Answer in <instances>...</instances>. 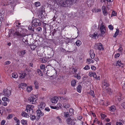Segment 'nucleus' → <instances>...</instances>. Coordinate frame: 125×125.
Segmentation results:
<instances>
[{"instance_id":"nucleus-61","label":"nucleus","mask_w":125,"mask_h":125,"mask_svg":"<svg viewBox=\"0 0 125 125\" xmlns=\"http://www.w3.org/2000/svg\"><path fill=\"white\" fill-rule=\"evenodd\" d=\"M116 125H123L122 123L120 122H117L116 123Z\"/></svg>"},{"instance_id":"nucleus-29","label":"nucleus","mask_w":125,"mask_h":125,"mask_svg":"<svg viewBox=\"0 0 125 125\" xmlns=\"http://www.w3.org/2000/svg\"><path fill=\"white\" fill-rule=\"evenodd\" d=\"M63 106L65 108H68L70 107V105L69 104H66V103L63 104Z\"/></svg>"},{"instance_id":"nucleus-9","label":"nucleus","mask_w":125,"mask_h":125,"mask_svg":"<svg viewBox=\"0 0 125 125\" xmlns=\"http://www.w3.org/2000/svg\"><path fill=\"white\" fill-rule=\"evenodd\" d=\"M67 123L70 125H74L75 122L74 120L71 118H68L66 120Z\"/></svg>"},{"instance_id":"nucleus-55","label":"nucleus","mask_w":125,"mask_h":125,"mask_svg":"<svg viewBox=\"0 0 125 125\" xmlns=\"http://www.w3.org/2000/svg\"><path fill=\"white\" fill-rule=\"evenodd\" d=\"M77 71V70L76 69L73 68V69L72 72L73 73H75Z\"/></svg>"},{"instance_id":"nucleus-13","label":"nucleus","mask_w":125,"mask_h":125,"mask_svg":"<svg viewBox=\"0 0 125 125\" xmlns=\"http://www.w3.org/2000/svg\"><path fill=\"white\" fill-rule=\"evenodd\" d=\"M89 75L90 76H93L94 78H97V76L96 74V73L94 72H89Z\"/></svg>"},{"instance_id":"nucleus-32","label":"nucleus","mask_w":125,"mask_h":125,"mask_svg":"<svg viewBox=\"0 0 125 125\" xmlns=\"http://www.w3.org/2000/svg\"><path fill=\"white\" fill-rule=\"evenodd\" d=\"M12 77L14 78H17L18 77V75L16 73H12Z\"/></svg>"},{"instance_id":"nucleus-42","label":"nucleus","mask_w":125,"mask_h":125,"mask_svg":"<svg viewBox=\"0 0 125 125\" xmlns=\"http://www.w3.org/2000/svg\"><path fill=\"white\" fill-rule=\"evenodd\" d=\"M66 92V89H63L61 93L62 94H65Z\"/></svg>"},{"instance_id":"nucleus-58","label":"nucleus","mask_w":125,"mask_h":125,"mask_svg":"<svg viewBox=\"0 0 125 125\" xmlns=\"http://www.w3.org/2000/svg\"><path fill=\"white\" fill-rule=\"evenodd\" d=\"M5 123V121L4 120H2L1 123V125H4Z\"/></svg>"},{"instance_id":"nucleus-19","label":"nucleus","mask_w":125,"mask_h":125,"mask_svg":"<svg viewBox=\"0 0 125 125\" xmlns=\"http://www.w3.org/2000/svg\"><path fill=\"white\" fill-rule=\"evenodd\" d=\"M13 35L14 36L17 35V36L20 37L22 36V34H21L18 31H16L14 33H13Z\"/></svg>"},{"instance_id":"nucleus-43","label":"nucleus","mask_w":125,"mask_h":125,"mask_svg":"<svg viewBox=\"0 0 125 125\" xmlns=\"http://www.w3.org/2000/svg\"><path fill=\"white\" fill-rule=\"evenodd\" d=\"M90 68V66L88 65H86L83 69L86 70H88Z\"/></svg>"},{"instance_id":"nucleus-30","label":"nucleus","mask_w":125,"mask_h":125,"mask_svg":"<svg viewBox=\"0 0 125 125\" xmlns=\"http://www.w3.org/2000/svg\"><path fill=\"white\" fill-rule=\"evenodd\" d=\"M30 117L32 121L34 120L36 118L35 116L33 115H30Z\"/></svg>"},{"instance_id":"nucleus-8","label":"nucleus","mask_w":125,"mask_h":125,"mask_svg":"<svg viewBox=\"0 0 125 125\" xmlns=\"http://www.w3.org/2000/svg\"><path fill=\"white\" fill-rule=\"evenodd\" d=\"M60 100L64 104L66 102H67L68 101V100L67 97H65L61 96L59 97Z\"/></svg>"},{"instance_id":"nucleus-31","label":"nucleus","mask_w":125,"mask_h":125,"mask_svg":"<svg viewBox=\"0 0 125 125\" xmlns=\"http://www.w3.org/2000/svg\"><path fill=\"white\" fill-rule=\"evenodd\" d=\"M12 32H13V30H10L9 32V35H8V37H12V35H11V33Z\"/></svg>"},{"instance_id":"nucleus-48","label":"nucleus","mask_w":125,"mask_h":125,"mask_svg":"<svg viewBox=\"0 0 125 125\" xmlns=\"http://www.w3.org/2000/svg\"><path fill=\"white\" fill-rule=\"evenodd\" d=\"M10 63V62L9 61H7L4 63V65H9Z\"/></svg>"},{"instance_id":"nucleus-51","label":"nucleus","mask_w":125,"mask_h":125,"mask_svg":"<svg viewBox=\"0 0 125 125\" xmlns=\"http://www.w3.org/2000/svg\"><path fill=\"white\" fill-rule=\"evenodd\" d=\"M108 28L110 30H112L114 29V27L113 26L111 25H110L108 26Z\"/></svg>"},{"instance_id":"nucleus-35","label":"nucleus","mask_w":125,"mask_h":125,"mask_svg":"<svg viewBox=\"0 0 125 125\" xmlns=\"http://www.w3.org/2000/svg\"><path fill=\"white\" fill-rule=\"evenodd\" d=\"M2 100L3 101H9V99L6 97H3L2 98Z\"/></svg>"},{"instance_id":"nucleus-57","label":"nucleus","mask_w":125,"mask_h":125,"mask_svg":"<svg viewBox=\"0 0 125 125\" xmlns=\"http://www.w3.org/2000/svg\"><path fill=\"white\" fill-rule=\"evenodd\" d=\"M69 112L70 113H74V110L72 108H70L69 110Z\"/></svg>"},{"instance_id":"nucleus-11","label":"nucleus","mask_w":125,"mask_h":125,"mask_svg":"<svg viewBox=\"0 0 125 125\" xmlns=\"http://www.w3.org/2000/svg\"><path fill=\"white\" fill-rule=\"evenodd\" d=\"M36 112L37 114V116L39 117L43 116L44 114V113L42 112L40 110H37Z\"/></svg>"},{"instance_id":"nucleus-40","label":"nucleus","mask_w":125,"mask_h":125,"mask_svg":"<svg viewBox=\"0 0 125 125\" xmlns=\"http://www.w3.org/2000/svg\"><path fill=\"white\" fill-rule=\"evenodd\" d=\"M14 119L16 121V122L18 123H20V122L19 120L17 119L16 117H15L14 118Z\"/></svg>"},{"instance_id":"nucleus-53","label":"nucleus","mask_w":125,"mask_h":125,"mask_svg":"<svg viewBox=\"0 0 125 125\" xmlns=\"http://www.w3.org/2000/svg\"><path fill=\"white\" fill-rule=\"evenodd\" d=\"M42 30V28L40 27H39L36 29V30L39 32L41 31Z\"/></svg>"},{"instance_id":"nucleus-56","label":"nucleus","mask_w":125,"mask_h":125,"mask_svg":"<svg viewBox=\"0 0 125 125\" xmlns=\"http://www.w3.org/2000/svg\"><path fill=\"white\" fill-rule=\"evenodd\" d=\"M3 16L2 15L0 14V23H1V21L3 20Z\"/></svg>"},{"instance_id":"nucleus-21","label":"nucleus","mask_w":125,"mask_h":125,"mask_svg":"<svg viewBox=\"0 0 125 125\" xmlns=\"http://www.w3.org/2000/svg\"><path fill=\"white\" fill-rule=\"evenodd\" d=\"M21 115L22 116L25 117H29V115H28L27 113L24 111L22 112Z\"/></svg>"},{"instance_id":"nucleus-20","label":"nucleus","mask_w":125,"mask_h":125,"mask_svg":"<svg viewBox=\"0 0 125 125\" xmlns=\"http://www.w3.org/2000/svg\"><path fill=\"white\" fill-rule=\"evenodd\" d=\"M26 75V73L24 72H22L20 73V77L22 79L24 78Z\"/></svg>"},{"instance_id":"nucleus-6","label":"nucleus","mask_w":125,"mask_h":125,"mask_svg":"<svg viewBox=\"0 0 125 125\" xmlns=\"http://www.w3.org/2000/svg\"><path fill=\"white\" fill-rule=\"evenodd\" d=\"M94 48L95 49H98L100 50L104 49L103 45L101 43L95 44L94 45Z\"/></svg>"},{"instance_id":"nucleus-16","label":"nucleus","mask_w":125,"mask_h":125,"mask_svg":"<svg viewBox=\"0 0 125 125\" xmlns=\"http://www.w3.org/2000/svg\"><path fill=\"white\" fill-rule=\"evenodd\" d=\"M116 66H118L119 67L121 66V67H123L124 64L121 62V61L120 60H118L116 63Z\"/></svg>"},{"instance_id":"nucleus-47","label":"nucleus","mask_w":125,"mask_h":125,"mask_svg":"<svg viewBox=\"0 0 125 125\" xmlns=\"http://www.w3.org/2000/svg\"><path fill=\"white\" fill-rule=\"evenodd\" d=\"M12 117V115L11 114H9L8 115V116L7 117V119H9L11 118Z\"/></svg>"},{"instance_id":"nucleus-45","label":"nucleus","mask_w":125,"mask_h":125,"mask_svg":"<svg viewBox=\"0 0 125 125\" xmlns=\"http://www.w3.org/2000/svg\"><path fill=\"white\" fill-rule=\"evenodd\" d=\"M37 71L38 73H39V74L40 75H41V76H42L43 75V74L42 73V72L40 70V69H38L37 70Z\"/></svg>"},{"instance_id":"nucleus-64","label":"nucleus","mask_w":125,"mask_h":125,"mask_svg":"<svg viewBox=\"0 0 125 125\" xmlns=\"http://www.w3.org/2000/svg\"><path fill=\"white\" fill-rule=\"evenodd\" d=\"M121 106L125 109V103H123L121 104Z\"/></svg>"},{"instance_id":"nucleus-15","label":"nucleus","mask_w":125,"mask_h":125,"mask_svg":"<svg viewBox=\"0 0 125 125\" xmlns=\"http://www.w3.org/2000/svg\"><path fill=\"white\" fill-rule=\"evenodd\" d=\"M90 57L92 58H93L95 56V54L94 53V51L93 50H91L90 51Z\"/></svg>"},{"instance_id":"nucleus-52","label":"nucleus","mask_w":125,"mask_h":125,"mask_svg":"<svg viewBox=\"0 0 125 125\" xmlns=\"http://www.w3.org/2000/svg\"><path fill=\"white\" fill-rule=\"evenodd\" d=\"M45 65L44 64H42L41 65L40 67L42 69H43L45 68Z\"/></svg>"},{"instance_id":"nucleus-33","label":"nucleus","mask_w":125,"mask_h":125,"mask_svg":"<svg viewBox=\"0 0 125 125\" xmlns=\"http://www.w3.org/2000/svg\"><path fill=\"white\" fill-rule=\"evenodd\" d=\"M119 32V30L118 29H117L116 31L115 32V34L114 35L113 37H116V36L118 34V33Z\"/></svg>"},{"instance_id":"nucleus-3","label":"nucleus","mask_w":125,"mask_h":125,"mask_svg":"<svg viewBox=\"0 0 125 125\" xmlns=\"http://www.w3.org/2000/svg\"><path fill=\"white\" fill-rule=\"evenodd\" d=\"M3 92L4 95L8 97L11 94V89L9 87H7V89H4L3 90Z\"/></svg>"},{"instance_id":"nucleus-1","label":"nucleus","mask_w":125,"mask_h":125,"mask_svg":"<svg viewBox=\"0 0 125 125\" xmlns=\"http://www.w3.org/2000/svg\"><path fill=\"white\" fill-rule=\"evenodd\" d=\"M77 0H66L59 2L60 5L63 7H66L76 3Z\"/></svg>"},{"instance_id":"nucleus-22","label":"nucleus","mask_w":125,"mask_h":125,"mask_svg":"<svg viewBox=\"0 0 125 125\" xmlns=\"http://www.w3.org/2000/svg\"><path fill=\"white\" fill-rule=\"evenodd\" d=\"M26 53V51L25 50H23L21 51L20 52V54H19V55L21 57H23L24 55Z\"/></svg>"},{"instance_id":"nucleus-23","label":"nucleus","mask_w":125,"mask_h":125,"mask_svg":"<svg viewBox=\"0 0 125 125\" xmlns=\"http://www.w3.org/2000/svg\"><path fill=\"white\" fill-rule=\"evenodd\" d=\"M32 90V87L31 86H28L27 87V91L28 92H30Z\"/></svg>"},{"instance_id":"nucleus-59","label":"nucleus","mask_w":125,"mask_h":125,"mask_svg":"<svg viewBox=\"0 0 125 125\" xmlns=\"http://www.w3.org/2000/svg\"><path fill=\"white\" fill-rule=\"evenodd\" d=\"M57 119L59 120V123L61 122V118L59 116H58L56 117Z\"/></svg>"},{"instance_id":"nucleus-18","label":"nucleus","mask_w":125,"mask_h":125,"mask_svg":"<svg viewBox=\"0 0 125 125\" xmlns=\"http://www.w3.org/2000/svg\"><path fill=\"white\" fill-rule=\"evenodd\" d=\"M116 108L114 105H112L110 107L109 110L111 112H114L116 110Z\"/></svg>"},{"instance_id":"nucleus-39","label":"nucleus","mask_w":125,"mask_h":125,"mask_svg":"<svg viewBox=\"0 0 125 125\" xmlns=\"http://www.w3.org/2000/svg\"><path fill=\"white\" fill-rule=\"evenodd\" d=\"M35 4L36 7H39L41 5L40 2L39 1L36 2L35 3Z\"/></svg>"},{"instance_id":"nucleus-28","label":"nucleus","mask_w":125,"mask_h":125,"mask_svg":"<svg viewBox=\"0 0 125 125\" xmlns=\"http://www.w3.org/2000/svg\"><path fill=\"white\" fill-rule=\"evenodd\" d=\"M109 84L108 83H107L106 82L104 81L103 83V87H104L105 86V87H108V86Z\"/></svg>"},{"instance_id":"nucleus-26","label":"nucleus","mask_w":125,"mask_h":125,"mask_svg":"<svg viewBox=\"0 0 125 125\" xmlns=\"http://www.w3.org/2000/svg\"><path fill=\"white\" fill-rule=\"evenodd\" d=\"M21 123L23 125H27V121L24 119L21 120Z\"/></svg>"},{"instance_id":"nucleus-34","label":"nucleus","mask_w":125,"mask_h":125,"mask_svg":"<svg viewBox=\"0 0 125 125\" xmlns=\"http://www.w3.org/2000/svg\"><path fill=\"white\" fill-rule=\"evenodd\" d=\"M117 14V13L116 11H113L112 12L111 17H112L113 16H116Z\"/></svg>"},{"instance_id":"nucleus-4","label":"nucleus","mask_w":125,"mask_h":125,"mask_svg":"<svg viewBox=\"0 0 125 125\" xmlns=\"http://www.w3.org/2000/svg\"><path fill=\"white\" fill-rule=\"evenodd\" d=\"M32 23L33 24L31 25V26L33 27H36L37 25L40 26L41 24V23L40 22L39 20L37 19H34L32 21Z\"/></svg>"},{"instance_id":"nucleus-50","label":"nucleus","mask_w":125,"mask_h":125,"mask_svg":"<svg viewBox=\"0 0 125 125\" xmlns=\"http://www.w3.org/2000/svg\"><path fill=\"white\" fill-rule=\"evenodd\" d=\"M87 61L90 63H93L94 62L93 60L91 59H89L87 60Z\"/></svg>"},{"instance_id":"nucleus-60","label":"nucleus","mask_w":125,"mask_h":125,"mask_svg":"<svg viewBox=\"0 0 125 125\" xmlns=\"http://www.w3.org/2000/svg\"><path fill=\"white\" fill-rule=\"evenodd\" d=\"M28 29L29 30H31L32 31H34L33 29H32V27L31 26H29L28 27Z\"/></svg>"},{"instance_id":"nucleus-36","label":"nucleus","mask_w":125,"mask_h":125,"mask_svg":"<svg viewBox=\"0 0 125 125\" xmlns=\"http://www.w3.org/2000/svg\"><path fill=\"white\" fill-rule=\"evenodd\" d=\"M76 83V82L75 80H73L71 82V84L72 86H74L75 85Z\"/></svg>"},{"instance_id":"nucleus-63","label":"nucleus","mask_w":125,"mask_h":125,"mask_svg":"<svg viewBox=\"0 0 125 125\" xmlns=\"http://www.w3.org/2000/svg\"><path fill=\"white\" fill-rule=\"evenodd\" d=\"M56 31L54 29L53 30V31L52 32V36H54V34L56 33Z\"/></svg>"},{"instance_id":"nucleus-17","label":"nucleus","mask_w":125,"mask_h":125,"mask_svg":"<svg viewBox=\"0 0 125 125\" xmlns=\"http://www.w3.org/2000/svg\"><path fill=\"white\" fill-rule=\"evenodd\" d=\"M27 85V84L26 83H22L19 84V88H21L23 89H25L24 87H26Z\"/></svg>"},{"instance_id":"nucleus-25","label":"nucleus","mask_w":125,"mask_h":125,"mask_svg":"<svg viewBox=\"0 0 125 125\" xmlns=\"http://www.w3.org/2000/svg\"><path fill=\"white\" fill-rule=\"evenodd\" d=\"M34 84L35 85V87L36 89H38L39 87L38 86V82L36 81L35 80L34 81Z\"/></svg>"},{"instance_id":"nucleus-38","label":"nucleus","mask_w":125,"mask_h":125,"mask_svg":"<svg viewBox=\"0 0 125 125\" xmlns=\"http://www.w3.org/2000/svg\"><path fill=\"white\" fill-rule=\"evenodd\" d=\"M90 36L92 37L93 38H95L96 37L97 35L95 33L93 34H90Z\"/></svg>"},{"instance_id":"nucleus-49","label":"nucleus","mask_w":125,"mask_h":125,"mask_svg":"<svg viewBox=\"0 0 125 125\" xmlns=\"http://www.w3.org/2000/svg\"><path fill=\"white\" fill-rule=\"evenodd\" d=\"M21 24V23L17 22H16V24H15V25L16 27H20Z\"/></svg>"},{"instance_id":"nucleus-24","label":"nucleus","mask_w":125,"mask_h":125,"mask_svg":"<svg viewBox=\"0 0 125 125\" xmlns=\"http://www.w3.org/2000/svg\"><path fill=\"white\" fill-rule=\"evenodd\" d=\"M82 86L80 85H78L77 87V91L79 93H80L81 92V90Z\"/></svg>"},{"instance_id":"nucleus-37","label":"nucleus","mask_w":125,"mask_h":125,"mask_svg":"<svg viewBox=\"0 0 125 125\" xmlns=\"http://www.w3.org/2000/svg\"><path fill=\"white\" fill-rule=\"evenodd\" d=\"M89 94L92 96L94 97V93L93 91L91 90Z\"/></svg>"},{"instance_id":"nucleus-7","label":"nucleus","mask_w":125,"mask_h":125,"mask_svg":"<svg viewBox=\"0 0 125 125\" xmlns=\"http://www.w3.org/2000/svg\"><path fill=\"white\" fill-rule=\"evenodd\" d=\"M100 30L102 34H103L105 33L106 31L105 27L102 24L101 25Z\"/></svg>"},{"instance_id":"nucleus-62","label":"nucleus","mask_w":125,"mask_h":125,"mask_svg":"<svg viewBox=\"0 0 125 125\" xmlns=\"http://www.w3.org/2000/svg\"><path fill=\"white\" fill-rule=\"evenodd\" d=\"M103 12L104 15L105 16L107 15V13L106 11H103Z\"/></svg>"},{"instance_id":"nucleus-2","label":"nucleus","mask_w":125,"mask_h":125,"mask_svg":"<svg viewBox=\"0 0 125 125\" xmlns=\"http://www.w3.org/2000/svg\"><path fill=\"white\" fill-rule=\"evenodd\" d=\"M34 107V106L31 105H28L26 106L25 112H27L30 115L33 114V108Z\"/></svg>"},{"instance_id":"nucleus-27","label":"nucleus","mask_w":125,"mask_h":125,"mask_svg":"<svg viewBox=\"0 0 125 125\" xmlns=\"http://www.w3.org/2000/svg\"><path fill=\"white\" fill-rule=\"evenodd\" d=\"M76 45L78 46H80L81 44V42L80 41L78 40L75 43Z\"/></svg>"},{"instance_id":"nucleus-41","label":"nucleus","mask_w":125,"mask_h":125,"mask_svg":"<svg viewBox=\"0 0 125 125\" xmlns=\"http://www.w3.org/2000/svg\"><path fill=\"white\" fill-rule=\"evenodd\" d=\"M36 45H32L31 46V50H34L36 48Z\"/></svg>"},{"instance_id":"nucleus-10","label":"nucleus","mask_w":125,"mask_h":125,"mask_svg":"<svg viewBox=\"0 0 125 125\" xmlns=\"http://www.w3.org/2000/svg\"><path fill=\"white\" fill-rule=\"evenodd\" d=\"M45 106V103L43 102H41L40 104L38 106V108L39 109H43Z\"/></svg>"},{"instance_id":"nucleus-12","label":"nucleus","mask_w":125,"mask_h":125,"mask_svg":"<svg viewBox=\"0 0 125 125\" xmlns=\"http://www.w3.org/2000/svg\"><path fill=\"white\" fill-rule=\"evenodd\" d=\"M27 36H23L22 40V41L24 42L25 44L28 45V41L27 40Z\"/></svg>"},{"instance_id":"nucleus-44","label":"nucleus","mask_w":125,"mask_h":125,"mask_svg":"<svg viewBox=\"0 0 125 125\" xmlns=\"http://www.w3.org/2000/svg\"><path fill=\"white\" fill-rule=\"evenodd\" d=\"M64 115L66 117H68L69 116V114L67 112H64Z\"/></svg>"},{"instance_id":"nucleus-14","label":"nucleus","mask_w":125,"mask_h":125,"mask_svg":"<svg viewBox=\"0 0 125 125\" xmlns=\"http://www.w3.org/2000/svg\"><path fill=\"white\" fill-rule=\"evenodd\" d=\"M58 100V97H55L51 98V101L52 103H57Z\"/></svg>"},{"instance_id":"nucleus-46","label":"nucleus","mask_w":125,"mask_h":125,"mask_svg":"<svg viewBox=\"0 0 125 125\" xmlns=\"http://www.w3.org/2000/svg\"><path fill=\"white\" fill-rule=\"evenodd\" d=\"M101 115L102 117V118L104 119V118L106 116V115L105 114H101Z\"/></svg>"},{"instance_id":"nucleus-5","label":"nucleus","mask_w":125,"mask_h":125,"mask_svg":"<svg viewBox=\"0 0 125 125\" xmlns=\"http://www.w3.org/2000/svg\"><path fill=\"white\" fill-rule=\"evenodd\" d=\"M37 100L36 97L35 96H32L29 97V101L31 103L34 104L35 103Z\"/></svg>"},{"instance_id":"nucleus-54","label":"nucleus","mask_w":125,"mask_h":125,"mask_svg":"<svg viewBox=\"0 0 125 125\" xmlns=\"http://www.w3.org/2000/svg\"><path fill=\"white\" fill-rule=\"evenodd\" d=\"M102 9L103 11H106V9L105 6H103L102 7Z\"/></svg>"}]
</instances>
